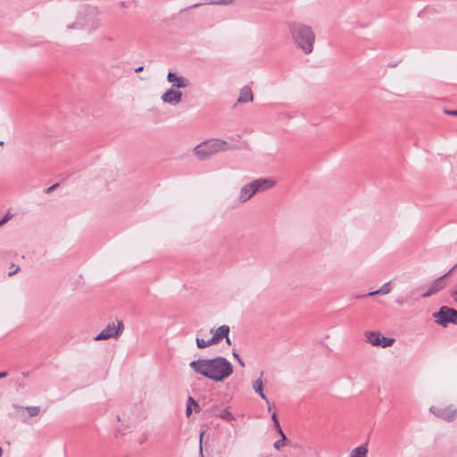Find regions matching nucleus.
Returning <instances> with one entry per match:
<instances>
[{
	"label": "nucleus",
	"instance_id": "7",
	"mask_svg": "<svg viewBox=\"0 0 457 457\" xmlns=\"http://www.w3.org/2000/svg\"><path fill=\"white\" fill-rule=\"evenodd\" d=\"M124 329L121 320L116 322H110L106 327L95 337L96 341L107 340L110 338L119 337Z\"/></svg>",
	"mask_w": 457,
	"mask_h": 457
},
{
	"label": "nucleus",
	"instance_id": "16",
	"mask_svg": "<svg viewBox=\"0 0 457 457\" xmlns=\"http://www.w3.org/2000/svg\"><path fill=\"white\" fill-rule=\"evenodd\" d=\"M193 411L195 412H199L201 409L198 403L192 396H188L186 409L187 416L189 417L192 414Z\"/></svg>",
	"mask_w": 457,
	"mask_h": 457
},
{
	"label": "nucleus",
	"instance_id": "34",
	"mask_svg": "<svg viewBox=\"0 0 457 457\" xmlns=\"http://www.w3.org/2000/svg\"><path fill=\"white\" fill-rule=\"evenodd\" d=\"M237 361H238V363L241 367H245V362L241 358H239V360H237Z\"/></svg>",
	"mask_w": 457,
	"mask_h": 457
},
{
	"label": "nucleus",
	"instance_id": "11",
	"mask_svg": "<svg viewBox=\"0 0 457 457\" xmlns=\"http://www.w3.org/2000/svg\"><path fill=\"white\" fill-rule=\"evenodd\" d=\"M12 407L15 409L17 414L19 415L20 419L23 421H27V418L24 415V411H27L29 414V417H36L40 413V407L39 406H21L17 404H13Z\"/></svg>",
	"mask_w": 457,
	"mask_h": 457
},
{
	"label": "nucleus",
	"instance_id": "40",
	"mask_svg": "<svg viewBox=\"0 0 457 457\" xmlns=\"http://www.w3.org/2000/svg\"><path fill=\"white\" fill-rule=\"evenodd\" d=\"M200 5H201V4H194V7H197V6H200Z\"/></svg>",
	"mask_w": 457,
	"mask_h": 457
},
{
	"label": "nucleus",
	"instance_id": "18",
	"mask_svg": "<svg viewBox=\"0 0 457 457\" xmlns=\"http://www.w3.org/2000/svg\"><path fill=\"white\" fill-rule=\"evenodd\" d=\"M364 336H365V338L366 340L373 346H377L378 343V340H379V337H380V333L378 332H376V331H366L364 333Z\"/></svg>",
	"mask_w": 457,
	"mask_h": 457
},
{
	"label": "nucleus",
	"instance_id": "23",
	"mask_svg": "<svg viewBox=\"0 0 457 457\" xmlns=\"http://www.w3.org/2000/svg\"><path fill=\"white\" fill-rule=\"evenodd\" d=\"M234 2V0H211L208 4H214V5H228L231 4Z\"/></svg>",
	"mask_w": 457,
	"mask_h": 457
},
{
	"label": "nucleus",
	"instance_id": "9",
	"mask_svg": "<svg viewBox=\"0 0 457 457\" xmlns=\"http://www.w3.org/2000/svg\"><path fill=\"white\" fill-rule=\"evenodd\" d=\"M167 81L171 84V88L174 89L186 88L190 86V80L187 78L171 71L167 74Z\"/></svg>",
	"mask_w": 457,
	"mask_h": 457
},
{
	"label": "nucleus",
	"instance_id": "39",
	"mask_svg": "<svg viewBox=\"0 0 457 457\" xmlns=\"http://www.w3.org/2000/svg\"><path fill=\"white\" fill-rule=\"evenodd\" d=\"M268 411H271V407L270 405L268 403Z\"/></svg>",
	"mask_w": 457,
	"mask_h": 457
},
{
	"label": "nucleus",
	"instance_id": "37",
	"mask_svg": "<svg viewBox=\"0 0 457 457\" xmlns=\"http://www.w3.org/2000/svg\"><path fill=\"white\" fill-rule=\"evenodd\" d=\"M225 338H226V343H227L228 345H231V341H230V339H229V337H228V335L227 337H225Z\"/></svg>",
	"mask_w": 457,
	"mask_h": 457
},
{
	"label": "nucleus",
	"instance_id": "3",
	"mask_svg": "<svg viewBox=\"0 0 457 457\" xmlns=\"http://www.w3.org/2000/svg\"><path fill=\"white\" fill-rule=\"evenodd\" d=\"M233 149L228 143L220 138H211L203 141L193 149L194 155L200 161H204L212 156Z\"/></svg>",
	"mask_w": 457,
	"mask_h": 457
},
{
	"label": "nucleus",
	"instance_id": "36",
	"mask_svg": "<svg viewBox=\"0 0 457 457\" xmlns=\"http://www.w3.org/2000/svg\"><path fill=\"white\" fill-rule=\"evenodd\" d=\"M18 270H19V267H17V268L14 270V271H10V272H9V276H12V275L15 274Z\"/></svg>",
	"mask_w": 457,
	"mask_h": 457
},
{
	"label": "nucleus",
	"instance_id": "10",
	"mask_svg": "<svg viewBox=\"0 0 457 457\" xmlns=\"http://www.w3.org/2000/svg\"><path fill=\"white\" fill-rule=\"evenodd\" d=\"M165 104L177 105L182 101V92L174 88H169L161 97Z\"/></svg>",
	"mask_w": 457,
	"mask_h": 457
},
{
	"label": "nucleus",
	"instance_id": "28",
	"mask_svg": "<svg viewBox=\"0 0 457 457\" xmlns=\"http://www.w3.org/2000/svg\"><path fill=\"white\" fill-rule=\"evenodd\" d=\"M119 5V8L120 9H124V8H128L129 7V3L128 2H125V1H121L118 4Z\"/></svg>",
	"mask_w": 457,
	"mask_h": 457
},
{
	"label": "nucleus",
	"instance_id": "38",
	"mask_svg": "<svg viewBox=\"0 0 457 457\" xmlns=\"http://www.w3.org/2000/svg\"><path fill=\"white\" fill-rule=\"evenodd\" d=\"M396 303H397L398 304H400V305H402V304L403 303V302L402 300H399V299H398V300H396Z\"/></svg>",
	"mask_w": 457,
	"mask_h": 457
},
{
	"label": "nucleus",
	"instance_id": "17",
	"mask_svg": "<svg viewBox=\"0 0 457 457\" xmlns=\"http://www.w3.org/2000/svg\"><path fill=\"white\" fill-rule=\"evenodd\" d=\"M369 449L367 445L354 447L349 453V457H368Z\"/></svg>",
	"mask_w": 457,
	"mask_h": 457
},
{
	"label": "nucleus",
	"instance_id": "24",
	"mask_svg": "<svg viewBox=\"0 0 457 457\" xmlns=\"http://www.w3.org/2000/svg\"><path fill=\"white\" fill-rule=\"evenodd\" d=\"M274 426H275L278 433L281 436V437H283V440H287V437H286L285 434L283 433V431L281 429L279 422L274 423Z\"/></svg>",
	"mask_w": 457,
	"mask_h": 457
},
{
	"label": "nucleus",
	"instance_id": "2",
	"mask_svg": "<svg viewBox=\"0 0 457 457\" xmlns=\"http://www.w3.org/2000/svg\"><path fill=\"white\" fill-rule=\"evenodd\" d=\"M288 30L294 44L305 54L312 53L315 42V34L312 27L300 23H288Z\"/></svg>",
	"mask_w": 457,
	"mask_h": 457
},
{
	"label": "nucleus",
	"instance_id": "31",
	"mask_svg": "<svg viewBox=\"0 0 457 457\" xmlns=\"http://www.w3.org/2000/svg\"><path fill=\"white\" fill-rule=\"evenodd\" d=\"M271 419H272V420H273V422H274V423L278 422V419H277V415H276V413H275V412H273V413H272V415H271Z\"/></svg>",
	"mask_w": 457,
	"mask_h": 457
},
{
	"label": "nucleus",
	"instance_id": "21",
	"mask_svg": "<svg viewBox=\"0 0 457 457\" xmlns=\"http://www.w3.org/2000/svg\"><path fill=\"white\" fill-rule=\"evenodd\" d=\"M196 345L198 348L200 349H204V348H206L210 345H214L212 338L208 339V340H204V338H199L197 337L196 340Z\"/></svg>",
	"mask_w": 457,
	"mask_h": 457
},
{
	"label": "nucleus",
	"instance_id": "27",
	"mask_svg": "<svg viewBox=\"0 0 457 457\" xmlns=\"http://www.w3.org/2000/svg\"><path fill=\"white\" fill-rule=\"evenodd\" d=\"M59 187V184L56 183V184H54L53 186L49 187L48 188H46V193L49 194L51 193L52 191H54L56 187Z\"/></svg>",
	"mask_w": 457,
	"mask_h": 457
},
{
	"label": "nucleus",
	"instance_id": "41",
	"mask_svg": "<svg viewBox=\"0 0 457 457\" xmlns=\"http://www.w3.org/2000/svg\"><path fill=\"white\" fill-rule=\"evenodd\" d=\"M2 453H3V451H2V448L0 447V457H2Z\"/></svg>",
	"mask_w": 457,
	"mask_h": 457
},
{
	"label": "nucleus",
	"instance_id": "22",
	"mask_svg": "<svg viewBox=\"0 0 457 457\" xmlns=\"http://www.w3.org/2000/svg\"><path fill=\"white\" fill-rule=\"evenodd\" d=\"M220 418L227 421L235 420L234 415L228 409H223L220 411Z\"/></svg>",
	"mask_w": 457,
	"mask_h": 457
},
{
	"label": "nucleus",
	"instance_id": "13",
	"mask_svg": "<svg viewBox=\"0 0 457 457\" xmlns=\"http://www.w3.org/2000/svg\"><path fill=\"white\" fill-rule=\"evenodd\" d=\"M447 273L437 278L430 286L429 289L423 294V297H428L445 287L444 278L446 277Z\"/></svg>",
	"mask_w": 457,
	"mask_h": 457
},
{
	"label": "nucleus",
	"instance_id": "26",
	"mask_svg": "<svg viewBox=\"0 0 457 457\" xmlns=\"http://www.w3.org/2000/svg\"><path fill=\"white\" fill-rule=\"evenodd\" d=\"M12 215L8 212L6 213L2 220H0V228L4 225L9 220H11Z\"/></svg>",
	"mask_w": 457,
	"mask_h": 457
},
{
	"label": "nucleus",
	"instance_id": "19",
	"mask_svg": "<svg viewBox=\"0 0 457 457\" xmlns=\"http://www.w3.org/2000/svg\"><path fill=\"white\" fill-rule=\"evenodd\" d=\"M391 291H392V285H391V282L388 281V282L383 284L379 289L371 291L367 295L372 296V295H387Z\"/></svg>",
	"mask_w": 457,
	"mask_h": 457
},
{
	"label": "nucleus",
	"instance_id": "30",
	"mask_svg": "<svg viewBox=\"0 0 457 457\" xmlns=\"http://www.w3.org/2000/svg\"><path fill=\"white\" fill-rule=\"evenodd\" d=\"M445 113L452 116H457V111H445Z\"/></svg>",
	"mask_w": 457,
	"mask_h": 457
},
{
	"label": "nucleus",
	"instance_id": "35",
	"mask_svg": "<svg viewBox=\"0 0 457 457\" xmlns=\"http://www.w3.org/2000/svg\"><path fill=\"white\" fill-rule=\"evenodd\" d=\"M143 70H144V67H143V66H140V67H137V68L135 70V71H136V72H140V71H142Z\"/></svg>",
	"mask_w": 457,
	"mask_h": 457
},
{
	"label": "nucleus",
	"instance_id": "20",
	"mask_svg": "<svg viewBox=\"0 0 457 457\" xmlns=\"http://www.w3.org/2000/svg\"><path fill=\"white\" fill-rule=\"evenodd\" d=\"M394 343H395L394 338L380 336L377 346H381L383 348H386V347L391 346Z\"/></svg>",
	"mask_w": 457,
	"mask_h": 457
},
{
	"label": "nucleus",
	"instance_id": "5",
	"mask_svg": "<svg viewBox=\"0 0 457 457\" xmlns=\"http://www.w3.org/2000/svg\"><path fill=\"white\" fill-rule=\"evenodd\" d=\"M275 185L276 180L270 178H259L253 179L240 188L238 202L239 204H245L255 194L272 188Z\"/></svg>",
	"mask_w": 457,
	"mask_h": 457
},
{
	"label": "nucleus",
	"instance_id": "32",
	"mask_svg": "<svg viewBox=\"0 0 457 457\" xmlns=\"http://www.w3.org/2000/svg\"><path fill=\"white\" fill-rule=\"evenodd\" d=\"M232 355L233 357L236 359V360H239L240 356L238 355V353L235 351H233L232 353Z\"/></svg>",
	"mask_w": 457,
	"mask_h": 457
},
{
	"label": "nucleus",
	"instance_id": "8",
	"mask_svg": "<svg viewBox=\"0 0 457 457\" xmlns=\"http://www.w3.org/2000/svg\"><path fill=\"white\" fill-rule=\"evenodd\" d=\"M429 411L436 417L448 422L453 421L457 417V407L453 404L445 407L431 406Z\"/></svg>",
	"mask_w": 457,
	"mask_h": 457
},
{
	"label": "nucleus",
	"instance_id": "15",
	"mask_svg": "<svg viewBox=\"0 0 457 457\" xmlns=\"http://www.w3.org/2000/svg\"><path fill=\"white\" fill-rule=\"evenodd\" d=\"M253 96L251 88L247 86L244 87L240 90L239 97L237 98V103L244 104L253 102Z\"/></svg>",
	"mask_w": 457,
	"mask_h": 457
},
{
	"label": "nucleus",
	"instance_id": "4",
	"mask_svg": "<svg viewBox=\"0 0 457 457\" xmlns=\"http://www.w3.org/2000/svg\"><path fill=\"white\" fill-rule=\"evenodd\" d=\"M101 20L96 8L86 6L79 12L78 21L68 26L70 29H84L92 33L101 27Z\"/></svg>",
	"mask_w": 457,
	"mask_h": 457
},
{
	"label": "nucleus",
	"instance_id": "25",
	"mask_svg": "<svg viewBox=\"0 0 457 457\" xmlns=\"http://www.w3.org/2000/svg\"><path fill=\"white\" fill-rule=\"evenodd\" d=\"M285 441L286 440H283V437H281V439H279L274 443V448L277 450H280L281 447L284 445Z\"/></svg>",
	"mask_w": 457,
	"mask_h": 457
},
{
	"label": "nucleus",
	"instance_id": "33",
	"mask_svg": "<svg viewBox=\"0 0 457 457\" xmlns=\"http://www.w3.org/2000/svg\"><path fill=\"white\" fill-rule=\"evenodd\" d=\"M8 373L6 371L0 372V378H4L7 377Z\"/></svg>",
	"mask_w": 457,
	"mask_h": 457
},
{
	"label": "nucleus",
	"instance_id": "6",
	"mask_svg": "<svg viewBox=\"0 0 457 457\" xmlns=\"http://www.w3.org/2000/svg\"><path fill=\"white\" fill-rule=\"evenodd\" d=\"M435 322L447 327L449 323H457V311L448 306H442L437 312L433 313Z\"/></svg>",
	"mask_w": 457,
	"mask_h": 457
},
{
	"label": "nucleus",
	"instance_id": "12",
	"mask_svg": "<svg viewBox=\"0 0 457 457\" xmlns=\"http://www.w3.org/2000/svg\"><path fill=\"white\" fill-rule=\"evenodd\" d=\"M229 327L228 325H221L216 329H212V337H211L213 344L216 345L221 341L222 338H225L229 333Z\"/></svg>",
	"mask_w": 457,
	"mask_h": 457
},
{
	"label": "nucleus",
	"instance_id": "1",
	"mask_svg": "<svg viewBox=\"0 0 457 457\" xmlns=\"http://www.w3.org/2000/svg\"><path fill=\"white\" fill-rule=\"evenodd\" d=\"M189 366L195 373L215 382L224 381L233 373V366L230 361L220 356L192 361Z\"/></svg>",
	"mask_w": 457,
	"mask_h": 457
},
{
	"label": "nucleus",
	"instance_id": "29",
	"mask_svg": "<svg viewBox=\"0 0 457 457\" xmlns=\"http://www.w3.org/2000/svg\"><path fill=\"white\" fill-rule=\"evenodd\" d=\"M203 436H204V432H202V433L200 434V455H201V457H204V456H203V452H202V440H203Z\"/></svg>",
	"mask_w": 457,
	"mask_h": 457
},
{
	"label": "nucleus",
	"instance_id": "14",
	"mask_svg": "<svg viewBox=\"0 0 457 457\" xmlns=\"http://www.w3.org/2000/svg\"><path fill=\"white\" fill-rule=\"evenodd\" d=\"M262 376H263V372H261L260 378L253 382L252 386H253V391L256 394H258L261 396V398L263 399L267 403H269V400L263 393V382L262 379Z\"/></svg>",
	"mask_w": 457,
	"mask_h": 457
}]
</instances>
